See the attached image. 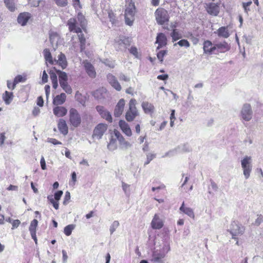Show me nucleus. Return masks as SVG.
<instances>
[{
  "instance_id": "obj_1",
  "label": "nucleus",
  "mask_w": 263,
  "mask_h": 263,
  "mask_svg": "<svg viewBox=\"0 0 263 263\" xmlns=\"http://www.w3.org/2000/svg\"><path fill=\"white\" fill-rule=\"evenodd\" d=\"M170 251V246L167 242H163L159 249L153 252L151 261L152 263H164V258Z\"/></svg>"
},
{
  "instance_id": "obj_2",
  "label": "nucleus",
  "mask_w": 263,
  "mask_h": 263,
  "mask_svg": "<svg viewBox=\"0 0 263 263\" xmlns=\"http://www.w3.org/2000/svg\"><path fill=\"white\" fill-rule=\"evenodd\" d=\"M155 20L158 25H163L170 20L168 11L162 7L158 8L155 12Z\"/></svg>"
},
{
  "instance_id": "obj_3",
  "label": "nucleus",
  "mask_w": 263,
  "mask_h": 263,
  "mask_svg": "<svg viewBox=\"0 0 263 263\" xmlns=\"http://www.w3.org/2000/svg\"><path fill=\"white\" fill-rule=\"evenodd\" d=\"M241 165L243 174L246 179H248L252 170V158L250 156H245L241 160Z\"/></svg>"
},
{
  "instance_id": "obj_4",
  "label": "nucleus",
  "mask_w": 263,
  "mask_h": 263,
  "mask_svg": "<svg viewBox=\"0 0 263 263\" xmlns=\"http://www.w3.org/2000/svg\"><path fill=\"white\" fill-rule=\"evenodd\" d=\"M230 232L233 236V238L235 239V236L242 235L244 233L245 228L237 222L233 221L231 224Z\"/></svg>"
},
{
  "instance_id": "obj_5",
  "label": "nucleus",
  "mask_w": 263,
  "mask_h": 263,
  "mask_svg": "<svg viewBox=\"0 0 263 263\" xmlns=\"http://www.w3.org/2000/svg\"><path fill=\"white\" fill-rule=\"evenodd\" d=\"M107 128V125L105 124L100 123L94 129L92 137L94 139H100Z\"/></svg>"
},
{
  "instance_id": "obj_6",
  "label": "nucleus",
  "mask_w": 263,
  "mask_h": 263,
  "mask_svg": "<svg viewBox=\"0 0 263 263\" xmlns=\"http://www.w3.org/2000/svg\"><path fill=\"white\" fill-rule=\"evenodd\" d=\"M219 5V3H210L206 4L205 9L209 14L217 16L220 11Z\"/></svg>"
},
{
  "instance_id": "obj_7",
  "label": "nucleus",
  "mask_w": 263,
  "mask_h": 263,
  "mask_svg": "<svg viewBox=\"0 0 263 263\" xmlns=\"http://www.w3.org/2000/svg\"><path fill=\"white\" fill-rule=\"evenodd\" d=\"M77 20L76 18H70L67 22V26L69 31L77 33H81L83 29L81 27L77 26Z\"/></svg>"
},
{
  "instance_id": "obj_8",
  "label": "nucleus",
  "mask_w": 263,
  "mask_h": 263,
  "mask_svg": "<svg viewBox=\"0 0 263 263\" xmlns=\"http://www.w3.org/2000/svg\"><path fill=\"white\" fill-rule=\"evenodd\" d=\"M215 54H218L219 53H224L230 49V45L226 41L215 44Z\"/></svg>"
},
{
  "instance_id": "obj_9",
  "label": "nucleus",
  "mask_w": 263,
  "mask_h": 263,
  "mask_svg": "<svg viewBox=\"0 0 263 263\" xmlns=\"http://www.w3.org/2000/svg\"><path fill=\"white\" fill-rule=\"evenodd\" d=\"M203 50L205 54L209 55L215 54V44H213L212 42L210 40H205L203 43Z\"/></svg>"
},
{
  "instance_id": "obj_10",
  "label": "nucleus",
  "mask_w": 263,
  "mask_h": 263,
  "mask_svg": "<svg viewBox=\"0 0 263 263\" xmlns=\"http://www.w3.org/2000/svg\"><path fill=\"white\" fill-rule=\"evenodd\" d=\"M92 95L97 100H103L108 96V91L105 88L101 87L92 92Z\"/></svg>"
},
{
  "instance_id": "obj_11",
  "label": "nucleus",
  "mask_w": 263,
  "mask_h": 263,
  "mask_svg": "<svg viewBox=\"0 0 263 263\" xmlns=\"http://www.w3.org/2000/svg\"><path fill=\"white\" fill-rule=\"evenodd\" d=\"M126 5H128V6L126 7L125 10V23L127 25L129 26L132 25V8L130 7V5L132 4V0H126Z\"/></svg>"
},
{
  "instance_id": "obj_12",
  "label": "nucleus",
  "mask_w": 263,
  "mask_h": 263,
  "mask_svg": "<svg viewBox=\"0 0 263 263\" xmlns=\"http://www.w3.org/2000/svg\"><path fill=\"white\" fill-rule=\"evenodd\" d=\"M83 64L87 74L92 78H95L96 72L93 66L87 60L84 61Z\"/></svg>"
},
{
  "instance_id": "obj_13",
  "label": "nucleus",
  "mask_w": 263,
  "mask_h": 263,
  "mask_svg": "<svg viewBox=\"0 0 263 263\" xmlns=\"http://www.w3.org/2000/svg\"><path fill=\"white\" fill-rule=\"evenodd\" d=\"M107 79L109 83L117 91L121 90V86L116 78L112 74L109 73L107 76Z\"/></svg>"
},
{
  "instance_id": "obj_14",
  "label": "nucleus",
  "mask_w": 263,
  "mask_h": 263,
  "mask_svg": "<svg viewBox=\"0 0 263 263\" xmlns=\"http://www.w3.org/2000/svg\"><path fill=\"white\" fill-rule=\"evenodd\" d=\"M31 14L27 12L21 13L17 17V22L22 26L27 24L28 20L31 18Z\"/></svg>"
},
{
  "instance_id": "obj_15",
  "label": "nucleus",
  "mask_w": 263,
  "mask_h": 263,
  "mask_svg": "<svg viewBox=\"0 0 263 263\" xmlns=\"http://www.w3.org/2000/svg\"><path fill=\"white\" fill-rule=\"evenodd\" d=\"M167 38L166 35L163 33H159L157 34L156 43L158 44L157 49H160L167 44Z\"/></svg>"
},
{
  "instance_id": "obj_16",
  "label": "nucleus",
  "mask_w": 263,
  "mask_h": 263,
  "mask_svg": "<svg viewBox=\"0 0 263 263\" xmlns=\"http://www.w3.org/2000/svg\"><path fill=\"white\" fill-rule=\"evenodd\" d=\"M179 210L193 219H195V214L193 210L190 207L185 206L184 202L180 207Z\"/></svg>"
},
{
  "instance_id": "obj_17",
  "label": "nucleus",
  "mask_w": 263,
  "mask_h": 263,
  "mask_svg": "<svg viewBox=\"0 0 263 263\" xmlns=\"http://www.w3.org/2000/svg\"><path fill=\"white\" fill-rule=\"evenodd\" d=\"M125 104V100L123 99H121L119 101L115 108L114 115H121L122 114Z\"/></svg>"
},
{
  "instance_id": "obj_18",
  "label": "nucleus",
  "mask_w": 263,
  "mask_h": 263,
  "mask_svg": "<svg viewBox=\"0 0 263 263\" xmlns=\"http://www.w3.org/2000/svg\"><path fill=\"white\" fill-rule=\"evenodd\" d=\"M54 64L60 66L62 69H65L67 66V62L65 54L62 52L58 56V60H54Z\"/></svg>"
},
{
  "instance_id": "obj_19",
  "label": "nucleus",
  "mask_w": 263,
  "mask_h": 263,
  "mask_svg": "<svg viewBox=\"0 0 263 263\" xmlns=\"http://www.w3.org/2000/svg\"><path fill=\"white\" fill-rule=\"evenodd\" d=\"M152 227L154 229H159L163 227V222L157 214H155L151 222Z\"/></svg>"
},
{
  "instance_id": "obj_20",
  "label": "nucleus",
  "mask_w": 263,
  "mask_h": 263,
  "mask_svg": "<svg viewBox=\"0 0 263 263\" xmlns=\"http://www.w3.org/2000/svg\"><path fill=\"white\" fill-rule=\"evenodd\" d=\"M58 127L60 132L63 135H66L68 134V126L65 120L60 119L58 122Z\"/></svg>"
},
{
  "instance_id": "obj_21",
  "label": "nucleus",
  "mask_w": 263,
  "mask_h": 263,
  "mask_svg": "<svg viewBox=\"0 0 263 263\" xmlns=\"http://www.w3.org/2000/svg\"><path fill=\"white\" fill-rule=\"evenodd\" d=\"M142 107L144 112L146 114H152L154 112L155 107L154 105L147 101L142 103Z\"/></svg>"
},
{
  "instance_id": "obj_22",
  "label": "nucleus",
  "mask_w": 263,
  "mask_h": 263,
  "mask_svg": "<svg viewBox=\"0 0 263 263\" xmlns=\"http://www.w3.org/2000/svg\"><path fill=\"white\" fill-rule=\"evenodd\" d=\"M66 95L65 93H61L60 95H57L53 100V103L55 105L63 104L66 101Z\"/></svg>"
},
{
  "instance_id": "obj_23",
  "label": "nucleus",
  "mask_w": 263,
  "mask_h": 263,
  "mask_svg": "<svg viewBox=\"0 0 263 263\" xmlns=\"http://www.w3.org/2000/svg\"><path fill=\"white\" fill-rule=\"evenodd\" d=\"M119 126L127 136H130L132 134V130L128 124L124 121L120 120L119 122Z\"/></svg>"
},
{
  "instance_id": "obj_24",
  "label": "nucleus",
  "mask_w": 263,
  "mask_h": 263,
  "mask_svg": "<svg viewBox=\"0 0 263 263\" xmlns=\"http://www.w3.org/2000/svg\"><path fill=\"white\" fill-rule=\"evenodd\" d=\"M217 33L219 37L228 38L230 36V33L228 30V26H227L220 27L217 30Z\"/></svg>"
},
{
  "instance_id": "obj_25",
  "label": "nucleus",
  "mask_w": 263,
  "mask_h": 263,
  "mask_svg": "<svg viewBox=\"0 0 263 263\" xmlns=\"http://www.w3.org/2000/svg\"><path fill=\"white\" fill-rule=\"evenodd\" d=\"M114 135L115 137L119 141L123 148H126L128 145H129V143H127V142L124 140V138L119 132L117 130H115Z\"/></svg>"
},
{
  "instance_id": "obj_26",
  "label": "nucleus",
  "mask_w": 263,
  "mask_h": 263,
  "mask_svg": "<svg viewBox=\"0 0 263 263\" xmlns=\"http://www.w3.org/2000/svg\"><path fill=\"white\" fill-rule=\"evenodd\" d=\"M172 27L173 28V30L171 33V36L172 37L173 42H175L181 39L182 37V35L180 33L179 31L176 29V25H174Z\"/></svg>"
},
{
  "instance_id": "obj_27",
  "label": "nucleus",
  "mask_w": 263,
  "mask_h": 263,
  "mask_svg": "<svg viewBox=\"0 0 263 263\" xmlns=\"http://www.w3.org/2000/svg\"><path fill=\"white\" fill-rule=\"evenodd\" d=\"M13 97V92L8 91H5L2 96L3 99L6 104H9L12 102Z\"/></svg>"
},
{
  "instance_id": "obj_28",
  "label": "nucleus",
  "mask_w": 263,
  "mask_h": 263,
  "mask_svg": "<svg viewBox=\"0 0 263 263\" xmlns=\"http://www.w3.org/2000/svg\"><path fill=\"white\" fill-rule=\"evenodd\" d=\"M170 125L173 127L175 125H179L181 122L183 120L180 116H170Z\"/></svg>"
},
{
  "instance_id": "obj_29",
  "label": "nucleus",
  "mask_w": 263,
  "mask_h": 263,
  "mask_svg": "<svg viewBox=\"0 0 263 263\" xmlns=\"http://www.w3.org/2000/svg\"><path fill=\"white\" fill-rule=\"evenodd\" d=\"M44 56L46 61L49 62L50 64H54V60H53L51 54L49 49H45L43 51Z\"/></svg>"
},
{
  "instance_id": "obj_30",
  "label": "nucleus",
  "mask_w": 263,
  "mask_h": 263,
  "mask_svg": "<svg viewBox=\"0 0 263 263\" xmlns=\"http://www.w3.org/2000/svg\"><path fill=\"white\" fill-rule=\"evenodd\" d=\"M67 112V109L63 106H58L53 108V113L55 115H66Z\"/></svg>"
},
{
  "instance_id": "obj_31",
  "label": "nucleus",
  "mask_w": 263,
  "mask_h": 263,
  "mask_svg": "<svg viewBox=\"0 0 263 263\" xmlns=\"http://www.w3.org/2000/svg\"><path fill=\"white\" fill-rule=\"evenodd\" d=\"M77 34L79 41L80 42L81 51H83L85 49L86 39L84 34L82 33V31L81 32V33Z\"/></svg>"
},
{
  "instance_id": "obj_32",
  "label": "nucleus",
  "mask_w": 263,
  "mask_h": 263,
  "mask_svg": "<svg viewBox=\"0 0 263 263\" xmlns=\"http://www.w3.org/2000/svg\"><path fill=\"white\" fill-rule=\"evenodd\" d=\"M59 83L61 87L67 93H71L72 89L70 86L68 84L67 81H65V82L59 81Z\"/></svg>"
},
{
  "instance_id": "obj_33",
  "label": "nucleus",
  "mask_w": 263,
  "mask_h": 263,
  "mask_svg": "<svg viewBox=\"0 0 263 263\" xmlns=\"http://www.w3.org/2000/svg\"><path fill=\"white\" fill-rule=\"evenodd\" d=\"M69 121L71 124L74 127H78L81 122L80 116H70Z\"/></svg>"
},
{
  "instance_id": "obj_34",
  "label": "nucleus",
  "mask_w": 263,
  "mask_h": 263,
  "mask_svg": "<svg viewBox=\"0 0 263 263\" xmlns=\"http://www.w3.org/2000/svg\"><path fill=\"white\" fill-rule=\"evenodd\" d=\"M49 74L52 82V87L54 89H56L58 86L57 74L54 72L50 71Z\"/></svg>"
},
{
  "instance_id": "obj_35",
  "label": "nucleus",
  "mask_w": 263,
  "mask_h": 263,
  "mask_svg": "<svg viewBox=\"0 0 263 263\" xmlns=\"http://www.w3.org/2000/svg\"><path fill=\"white\" fill-rule=\"evenodd\" d=\"M77 19L79 21H80V27L85 31V26L86 24V21L85 18V17L83 15V14L81 13H79L77 15Z\"/></svg>"
},
{
  "instance_id": "obj_36",
  "label": "nucleus",
  "mask_w": 263,
  "mask_h": 263,
  "mask_svg": "<svg viewBox=\"0 0 263 263\" xmlns=\"http://www.w3.org/2000/svg\"><path fill=\"white\" fill-rule=\"evenodd\" d=\"M242 115H250L252 114L251 106L249 104L243 105L241 110Z\"/></svg>"
},
{
  "instance_id": "obj_37",
  "label": "nucleus",
  "mask_w": 263,
  "mask_h": 263,
  "mask_svg": "<svg viewBox=\"0 0 263 263\" xmlns=\"http://www.w3.org/2000/svg\"><path fill=\"white\" fill-rule=\"evenodd\" d=\"M6 7L11 12H14L16 9L13 0H4Z\"/></svg>"
},
{
  "instance_id": "obj_38",
  "label": "nucleus",
  "mask_w": 263,
  "mask_h": 263,
  "mask_svg": "<svg viewBox=\"0 0 263 263\" xmlns=\"http://www.w3.org/2000/svg\"><path fill=\"white\" fill-rule=\"evenodd\" d=\"M56 72L59 76V81H68V76L65 72L60 70H56Z\"/></svg>"
},
{
  "instance_id": "obj_39",
  "label": "nucleus",
  "mask_w": 263,
  "mask_h": 263,
  "mask_svg": "<svg viewBox=\"0 0 263 263\" xmlns=\"http://www.w3.org/2000/svg\"><path fill=\"white\" fill-rule=\"evenodd\" d=\"M97 111L100 115H110L109 111H108L104 106L101 105H98L96 107Z\"/></svg>"
},
{
  "instance_id": "obj_40",
  "label": "nucleus",
  "mask_w": 263,
  "mask_h": 263,
  "mask_svg": "<svg viewBox=\"0 0 263 263\" xmlns=\"http://www.w3.org/2000/svg\"><path fill=\"white\" fill-rule=\"evenodd\" d=\"M75 225L69 224L64 228V232L66 236L71 235L72 230L74 229Z\"/></svg>"
},
{
  "instance_id": "obj_41",
  "label": "nucleus",
  "mask_w": 263,
  "mask_h": 263,
  "mask_svg": "<svg viewBox=\"0 0 263 263\" xmlns=\"http://www.w3.org/2000/svg\"><path fill=\"white\" fill-rule=\"evenodd\" d=\"M122 189L125 194L127 196L129 197L130 195V185L126 184L124 182H122Z\"/></svg>"
},
{
  "instance_id": "obj_42",
  "label": "nucleus",
  "mask_w": 263,
  "mask_h": 263,
  "mask_svg": "<svg viewBox=\"0 0 263 263\" xmlns=\"http://www.w3.org/2000/svg\"><path fill=\"white\" fill-rule=\"evenodd\" d=\"M48 200L50 201V202L52 204L53 207L58 210L59 209V203L57 201H55L52 195H49L47 197Z\"/></svg>"
},
{
  "instance_id": "obj_43",
  "label": "nucleus",
  "mask_w": 263,
  "mask_h": 263,
  "mask_svg": "<svg viewBox=\"0 0 263 263\" xmlns=\"http://www.w3.org/2000/svg\"><path fill=\"white\" fill-rule=\"evenodd\" d=\"M178 44L181 47H185L186 48L189 47L190 44L189 42L185 39L181 40L176 43L175 45Z\"/></svg>"
},
{
  "instance_id": "obj_44",
  "label": "nucleus",
  "mask_w": 263,
  "mask_h": 263,
  "mask_svg": "<svg viewBox=\"0 0 263 263\" xmlns=\"http://www.w3.org/2000/svg\"><path fill=\"white\" fill-rule=\"evenodd\" d=\"M119 222L118 221L115 220L112 222L109 228V231L111 234H112L116 231V229L119 227Z\"/></svg>"
},
{
  "instance_id": "obj_45",
  "label": "nucleus",
  "mask_w": 263,
  "mask_h": 263,
  "mask_svg": "<svg viewBox=\"0 0 263 263\" xmlns=\"http://www.w3.org/2000/svg\"><path fill=\"white\" fill-rule=\"evenodd\" d=\"M38 221L36 219H33L30 223L29 228V231H36V228L37 227Z\"/></svg>"
},
{
  "instance_id": "obj_46",
  "label": "nucleus",
  "mask_w": 263,
  "mask_h": 263,
  "mask_svg": "<svg viewBox=\"0 0 263 263\" xmlns=\"http://www.w3.org/2000/svg\"><path fill=\"white\" fill-rule=\"evenodd\" d=\"M115 143L116 140L114 138L113 136H112V138L107 145L108 148L110 150L115 149L116 148V144Z\"/></svg>"
},
{
  "instance_id": "obj_47",
  "label": "nucleus",
  "mask_w": 263,
  "mask_h": 263,
  "mask_svg": "<svg viewBox=\"0 0 263 263\" xmlns=\"http://www.w3.org/2000/svg\"><path fill=\"white\" fill-rule=\"evenodd\" d=\"M108 17L112 24L116 22V15L112 10H109L108 12Z\"/></svg>"
},
{
  "instance_id": "obj_48",
  "label": "nucleus",
  "mask_w": 263,
  "mask_h": 263,
  "mask_svg": "<svg viewBox=\"0 0 263 263\" xmlns=\"http://www.w3.org/2000/svg\"><path fill=\"white\" fill-rule=\"evenodd\" d=\"M166 54V50H161L157 53V57L161 62H163V58Z\"/></svg>"
},
{
  "instance_id": "obj_49",
  "label": "nucleus",
  "mask_w": 263,
  "mask_h": 263,
  "mask_svg": "<svg viewBox=\"0 0 263 263\" xmlns=\"http://www.w3.org/2000/svg\"><path fill=\"white\" fill-rule=\"evenodd\" d=\"M252 1L242 3V7L246 13H248V12L250 10L249 7L252 4Z\"/></svg>"
},
{
  "instance_id": "obj_50",
  "label": "nucleus",
  "mask_w": 263,
  "mask_h": 263,
  "mask_svg": "<svg viewBox=\"0 0 263 263\" xmlns=\"http://www.w3.org/2000/svg\"><path fill=\"white\" fill-rule=\"evenodd\" d=\"M25 80V79L21 75H17L14 78L13 82L16 85L17 83L22 82H24Z\"/></svg>"
},
{
  "instance_id": "obj_51",
  "label": "nucleus",
  "mask_w": 263,
  "mask_h": 263,
  "mask_svg": "<svg viewBox=\"0 0 263 263\" xmlns=\"http://www.w3.org/2000/svg\"><path fill=\"white\" fill-rule=\"evenodd\" d=\"M57 5L64 7L67 5V0H54Z\"/></svg>"
},
{
  "instance_id": "obj_52",
  "label": "nucleus",
  "mask_w": 263,
  "mask_h": 263,
  "mask_svg": "<svg viewBox=\"0 0 263 263\" xmlns=\"http://www.w3.org/2000/svg\"><path fill=\"white\" fill-rule=\"evenodd\" d=\"M41 0H28V4L32 7H38Z\"/></svg>"
},
{
  "instance_id": "obj_53",
  "label": "nucleus",
  "mask_w": 263,
  "mask_h": 263,
  "mask_svg": "<svg viewBox=\"0 0 263 263\" xmlns=\"http://www.w3.org/2000/svg\"><path fill=\"white\" fill-rule=\"evenodd\" d=\"M7 87L10 90H13L16 86V84L14 83V82H11L10 80L7 81Z\"/></svg>"
},
{
  "instance_id": "obj_54",
  "label": "nucleus",
  "mask_w": 263,
  "mask_h": 263,
  "mask_svg": "<svg viewBox=\"0 0 263 263\" xmlns=\"http://www.w3.org/2000/svg\"><path fill=\"white\" fill-rule=\"evenodd\" d=\"M155 157V155L148 154L147 155V160L145 162L144 164H148Z\"/></svg>"
},
{
  "instance_id": "obj_55",
  "label": "nucleus",
  "mask_w": 263,
  "mask_h": 263,
  "mask_svg": "<svg viewBox=\"0 0 263 263\" xmlns=\"http://www.w3.org/2000/svg\"><path fill=\"white\" fill-rule=\"evenodd\" d=\"M62 194L63 192L62 191H59L55 193L53 198L57 201H59L60 199Z\"/></svg>"
},
{
  "instance_id": "obj_56",
  "label": "nucleus",
  "mask_w": 263,
  "mask_h": 263,
  "mask_svg": "<svg viewBox=\"0 0 263 263\" xmlns=\"http://www.w3.org/2000/svg\"><path fill=\"white\" fill-rule=\"evenodd\" d=\"M47 142L51 143L54 145L62 144V143L61 142L58 141L57 139L54 138H48Z\"/></svg>"
},
{
  "instance_id": "obj_57",
  "label": "nucleus",
  "mask_w": 263,
  "mask_h": 263,
  "mask_svg": "<svg viewBox=\"0 0 263 263\" xmlns=\"http://www.w3.org/2000/svg\"><path fill=\"white\" fill-rule=\"evenodd\" d=\"M133 55L137 58H140L141 55L136 47H133Z\"/></svg>"
},
{
  "instance_id": "obj_58",
  "label": "nucleus",
  "mask_w": 263,
  "mask_h": 263,
  "mask_svg": "<svg viewBox=\"0 0 263 263\" xmlns=\"http://www.w3.org/2000/svg\"><path fill=\"white\" fill-rule=\"evenodd\" d=\"M5 133H0V146H2L4 143V141L6 138Z\"/></svg>"
},
{
  "instance_id": "obj_59",
  "label": "nucleus",
  "mask_w": 263,
  "mask_h": 263,
  "mask_svg": "<svg viewBox=\"0 0 263 263\" xmlns=\"http://www.w3.org/2000/svg\"><path fill=\"white\" fill-rule=\"evenodd\" d=\"M119 79L120 81H124L125 82H129L130 81V78L127 77L125 75L123 74H121L119 76Z\"/></svg>"
},
{
  "instance_id": "obj_60",
  "label": "nucleus",
  "mask_w": 263,
  "mask_h": 263,
  "mask_svg": "<svg viewBox=\"0 0 263 263\" xmlns=\"http://www.w3.org/2000/svg\"><path fill=\"white\" fill-rule=\"evenodd\" d=\"M21 222L19 220H14L12 221V229H14V228H16L18 227L19 224H20Z\"/></svg>"
},
{
  "instance_id": "obj_61",
  "label": "nucleus",
  "mask_w": 263,
  "mask_h": 263,
  "mask_svg": "<svg viewBox=\"0 0 263 263\" xmlns=\"http://www.w3.org/2000/svg\"><path fill=\"white\" fill-rule=\"evenodd\" d=\"M70 198V193L68 192H66V193H65L64 200L63 201V204H67V201L69 200Z\"/></svg>"
},
{
  "instance_id": "obj_62",
  "label": "nucleus",
  "mask_w": 263,
  "mask_h": 263,
  "mask_svg": "<svg viewBox=\"0 0 263 263\" xmlns=\"http://www.w3.org/2000/svg\"><path fill=\"white\" fill-rule=\"evenodd\" d=\"M40 163H41V166L42 169L43 170H46V162H45V159L43 157H42V158L41 159Z\"/></svg>"
},
{
  "instance_id": "obj_63",
  "label": "nucleus",
  "mask_w": 263,
  "mask_h": 263,
  "mask_svg": "<svg viewBox=\"0 0 263 263\" xmlns=\"http://www.w3.org/2000/svg\"><path fill=\"white\" fill-rule=\"evenodd\" d=\"M168 78V75L167 74L159 75L157 76V79L160 80H166Z\"/></svg>"
},
{
  "instance_id": "obj_64",
  "label": "nucleus",
  "mask_w": 263,
  "mask_h": 263,
  "mask_svg": "<svg viewBox=\"0 0 263 263\" xmlns=\"http://www.w3.org/2000/svg\"><path fill=\"white\" fill-rule=\"evenodd\" d=\"M48 78V75H47L46 72L45 71V70H44L43 72V76H42L43 83H45L47 82Z\"/></svg>"
}]
</instances>
